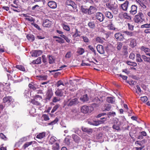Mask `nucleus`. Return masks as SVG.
<instances>
[{
  "mask_svg": "<svg viewBox=\"0 0 150 150\" xmlns=\"http://www.w3.org/2000/svg\"><path fill=\"white\" fill-rule=\"evenodd\" d=\"M145 20L144 14L142 12H139L136 15L134 18V21L135 23H141Z\"/></svg>",
  "mask_w": 150,
  "mask_h": 150,
  "instance_id": "nucleus-1",
  "label": "nucleus"
},
{
  "mask_svg": "<svg viewBox=\"0 0 150 150\" xmlns=\"http://www.w3.org/2000/svg\"><path fill=\"white\" fill-rule=\"evenodd\" d=\"M104 100L103 97H100L99 98L98 97H96L93 100V101L95 103L93 105V106L95 105L96 107H98L103 102Z\"/></svg>",
  "mask_w": 150,
  "mask_h": 150,
  "instance_id": "nucleus-2",
  "label": "nucleus"
},
{
  "mask_svg": "<svg viewBox=\"0 0 150 150\" xmlns=\"http://www.w3.org/2000/svg\"><path fill=\"white\" fill-rule=\"evenodd\" d=\"M79 103V101L77 98L68 100L66 103V104L68 106H72L77 104Z\"/></svg>",
  "mask_w": 150,
  "mask_h": 150,
  "instance_id": "nucleus-3",
  "label": "nucleus"
},
{
  "mask_svg": "<svg viewBox=\"0 0 150 150\" xmlns=\"http://www.w3.org/2000/svg\"><path fill=\"white\" fill-rule=\"evenodd\" d=\"M115 121L114 122V124L113 125L112 128L117 130L120 129V126L122 124V122L121 120L119 121L118 119H116L115 120Z\"/></svg>",
  "mask_w": 150,
  "mask_h": 150,
  "instance_id": "nucleus-4",
  "label": "nucleus"
},
{
  "mask_svg": "<svg viewBox=\"0 0 150 150\" xmlns=\"http://www.w3.org/2000/svg\"><path fill=\"white\" fill-rule=\"evenodd\" d=\"M106 22H108L109 23L106 24V26L108 29L110 30H115L116 29L113 24L112 20H108Z\"/></svg>",
  "mask_w": 150,
  "mask_h": 150,
  "instance_id": "nucleus-5",
  "label": "nucleus"
},
{
  "mask_svg": "<svg viewBox=\"0 0 150 150\" xmlns=\"http://www.w3.org/2000/svg\"><path fill=\"white\" fill-rule=\"evenodd\" d=\"M96 18L99 21L102 22L104 20L105 17L104 15L100 12H98L95 15Z\"/></svg>",
  "mask_w": 150,
  "mask_h": 150,
  "instance_id": "nucleus-6",
  "label": "nucleus"
},
{
  "mask_svg": "<svg viewBox=\"0 0 150 150\" xmlns=\"http://www.w3.org/2000/svg\"><path fill=\"white\" fill-rule=\"evenodd\" d=\"M114 36L115 38L118 41H123L125 39L124 35L120 32L115 33Z\"/></svg>",
  "mask_w": 150,
  "mask_h": 150,
  "instance_id": "nucleus-7",
  "label": "nucleus"
},
{
  "mask_svg": "<svg viewBox=\"0 0 150 150\" xmlns=\"http://www.w3.org/2000/svg\"><path fill=\"white\" fill-rule=\"evenodd\" d=\"M13 101V99L11 96H6L3 98V102L4 103H11Z\"/></svg>",
  "mask_w": 150,
  "mask_h": 150,
  "instance_id": "nucleus-8",
  "label": "nucleus"
},
{
  "mask_svg": "<svg viewBox=\"0 0 150 150\" xmlns=\"http://www.w3.org/2000/svg\"><path fill=\"white\" fill-rule=\"evenodd\" d=\"M32 57H37L40 55L42 53V51L41 50H34L31 52Z\"/></svg>",
  "mask_w": 150,
  "mask_h": 150,
  "instance_id": "nucleus-9",
  "label": "nucleus"
},
{
  "mask_svg": "<svg viewBox=\"0 0 150 150\" xmlns=\"http://www.w3.org/2000/svg\"><path fill=\"white\" fill-rule=\"evenodd\" d=\"M62 89L58 88L55 92V95L58 97H62L64 96V93L62 91V90H63L64 87H62Z\"/></svg>",
  "mask_w": 150,
  "mask_h": 150,
  "instance_id": "nucleus-10",
  "label": "nucleus"
},
{
  "mask_svg": "<svg viewBox=\"0 0 150 150\" xmlns=\"http://www.w3.org/2000/svg\"><path fill=\"white\" fill-rule=\"evenodd\" d=\"M53 93L51 90H48L47 92L46 95L45 99L46 101L49 100L53 96Z\"/></svg>",
  "mask_w": 150,
  "mask_h": 150,
  "instance_id": "nucleus-11",
  "label": "nucleus"
},
{
  "mask_svg": "<svg viewBox=\"0 0 150 150\" xmlns=\"http://www.w3.org/2000/svg\"><path fill=\"white\" fill-rule=\"evenodd\" d=\"M96 49L98 52L101 54L105 53V51L103 46L101 45H97Z\"/></svg>",
  "mask_w": 150,
  "mask_h": 150,
  "instance_id": "nucleus-12",
  "label": "nucleus"
},
{
  "mask_svg": "<svg viewBox=\"0 0 150 150\" xmlns=\"http://www.w3.org/2000/svg\"><path fill=\"white\" fill-rule=\"evenodd\" d=\"M129 4V2L126 1L124 3L121 4L120 7L123 11H126L127 10Z\"/></svg>",
  "mask_w": 150,
  "mask_h": 150,
  "instance_id": "nucleus-13",
  "label": "nucleus"
},
{
  "mask_svg": "<svg viewBox=\"0 0 150 150\" xmlns=\"http://www.w3.org/2000/svg\"><path fill=\"white\" fill-rule=\"evenodd\" d=\"M65 3L67 5L71 6L74 9H76V5L75 3L71 0H67Z\"/></svg>",
  "mask_w": 150,
  "mask_h": 150,
  "instance_id": "nucleus-14",
  "label": "nucleus"
},
{
  "mask_svg": "<svg viewBox=\"0 0 150 150\" xmlns=\"http://www.w3.org/2000/svg\"><path fill=\"white\" fill-rule=\"evenodd\" d=\"M52 24V22L49 20H45L43 23L42 25L45 27H50Z\"/></svg>",
  "mask_w": 150,
  "mask_h": 150,
  "instance_id": "nucleus-15",
  "label": "nucleus"
},
{
  "mask_svg": "<svg viewBox=\"0 0 150 150\" xmlns=\"http://www.w3.org/2000/svg\"><path fill=\"white\" fill-rule=\"evenodd\" d=\"M81 112L83 113H87L89 112V108L88 106L87 105L83 106L81 108Z\"/></svg>",
  "mask_w": 150,
  "mask_h": 150,
  "instance_id": "nucleus-16",
  "label": "nucleus"
},
{
  "mask_svg": "<svg viewBox=\"0 0 150 150\" xmlns=\"http://www.w3.org/2000/svg\"><path fill=\"white\" fill-rule=\"evenodd\" d=\"M48 5L50 8L53 9L56 8L57 6L56 3L53 1H49L48 3Z\"/></svg>",
  "mask_w": 150,
  "mask_h": 150,
  "instance_id": "nucleus-17",
  "label": "nucleus"
},
{
  "mask_svg": "<svg viewBox=\"0 0 150 150\" xmlns=\"http://www.w3.org/2000/svg\"><path fill=\"white\" fill-rule=\"evenodd\" d=\"M130 42V46L132 47H134L137 45V41L136 40L132 38H130L128 39Z\"/></svg>",
  "mask_w": 150,
  "mask_h": 150,
  "instance_id": "nucleus-18",
  "label": "nucleus"
},
{
  "mask_svg": "<svg viewBox=\"0 0 150 150\" xmlns=\"http://www.w3.org/2000/svg\"><path fill=\"white\" fill-rule=\"evenodd\" d=\"M137 7L135 5H132L131 7L130 12L132 14H135L137 12Z\"/></svg>",
  "mask_w": 150,
  "mask_h": 150,
  "instance_id": "nucleus-19",
  "label": "nucleus"
},
{
  "mask_svg": "<svg viewBox=\"0 0 150 150\" xmlns=\"http://www.w3.org/2000/svg\"><path fill=\"white\" fill-rule=\"evenodd\" d=\"M96 10V8L93 6H91L88 9V14L89 15L93 13Z\"/></svg>",
  "mask_w": 150,
  "mask_h": 150,
  "instance_id": "nucleus-20",
  "label": "nucleus"
},
{
  "mask_svg": "<svg viewBox=\"0 0 150 150\" xmlns=\"http://www.w3.org/2000/svg\"><path fill=\"white\" fill-rule=\"evenodd\" d=\"M72 137L73 140L76 143H78L80 142L81 138L77 135L76 134H73Z\"/></svg>",
  "mask_w": 150,
  "mask_h": 150,
  "instance_id": "nucleus-21",
  "label": "nucleus"
},
{
  "mask_svg": "<svg viewBox=\"0 0 150 150\" xmlns=\"http://www.w3.org/2000/svg\"><path fill=\"white\" fill-rule=\"evenodd\" d=\"M82 130L83 131L86 132L88 133V134H91L92 133L93 131L92 129L84 127H82Z\"/></svg>",
  "mask_w": 150,
  "mask_h": 150,
  "instance_id": "nucleus-22",
  "label": "nucleus"
},
{
  "mask_svg": "<svg viewBox=\"0 0 150 150\" xmlns=\"http://www.w3.org/2000/svg\"><path fill=\"white\" fill-rule=\"evenodd\" d=\"M106 118L105 117L101 118L100 120H99L96 122V126H98L100 124L103 123L106 120Z\"/></svg>",
  "mask_w": 150,
  "mask_h": 150,
  "instance_id": "nucleus-23",
  "label": "nucleus"
},
{
  "mask_svg": "<svg viewBox=\"0 0 150 150\" xmlns=\"http://www.w3.org/2000/svg\"><path fill=\"white\" fill-rule=\"evenodd\" d=\"M105 16L109 19H112L113 18V15L112 13L109 11H106L105 13Z\"/></svg>",
  "mask_w": 150,
  "mask_h": 150,
  "instance_id": "nucleus-24",
  "label": "nucleus"
},
{
  "mask_svg": "<svg viewBox=\"0 0 150 150\" xmlns=\"http://www.w3.org/2000/svg\"><path fill=\"white\" fill-rule=\"evenodd\" d=\"M106 101L108 103H113L115 102V98L113 97H108L106 98Z\"/></svg>",
  "mask_w": 150,
  "mask_h": 150,
  "instance_id": "nucleus-25",
  "label": "nucleus"
},
{
  "mask_svg": "<svg viewBox=\"0 0 150 150\" xmlns=\"http://www.w3.org/2000/svg\"><path fill=\"white\" fill-rule=\"evenodd\" d=\"M46 133L45 132H43L42 133H40L38 134L36 136V138L41 139L43 138L45 136Z\"/></svg>",
  "mask_w": 150,
  "mask_h": 150,
  "instance_id": "nucleus-26",
  "label": "nucleus"
},
{
  "mask_svg": "<svg viewBox=\"0 0 150 150\" xmlns=\"http://www.w3.org/2000/svg\"><path fill=\"white\" fill-rule=\"evenodd\" d=\"M85 50L84 49L81 47H78L77 49L76 53L79 55H81L84 52Z\"/></svg>",
  "mask_w": 150,
  "mask_h": 150,
  "instance_id": "nucleus-27",
  "label": "nucleus"
},
{
  "mask_svg": "<svg viewBox=\"0 0 150 150\" xmlns=\"http://www.w3.org/2000/svg\"><path fill=\"white\" fill-rule=\"evenodd\" d=\"M32 63L34 64H40L41 63V58L40 57H38L37 59L33 60Z\"/></svg>",
  "mask_w": 150,
  "mask_h": 150,
  "instance_id": "nucleus-28",
  "label": "nucleus"
},
{
  "mask_svg": "<svg viewBox=\"0 0 150 150\" xmlns=\"http://www.w3.org/2000/svg\"><path fill=\"white\" fill-rule=\"evenodd\" d=\"M54 38H58L59 39V40L57 39L56 40V41L60 43H62L64 42V40H63L62 38L61 37L57 36H54L53 37Z\"/></svg>",
  "mask_w": 150,
  "mask_h": 150,
  "instance_id": "nucleus-29",
  "label": "nucleus"
},
{
  "mask_svg": "<svg viewBox=\"0 0 150 150\" xmlns=\"http://www.w3.org/2000/svg\"><path fill=\"white\" fill-rule=\"evenodd\" d=\"M26 37L30 41H34L35 39L34 36L30 34H28Z\"/></svg>",
  "mask_w": 150,
  "mask_h": 150,
  "instance_id": "nucleus-30",
  "label": "nucleus"
},
{
  "mask_svg": "<svg viewBox=\"0 0 150 150\" xmlns=\"http://www.w3.org/2000/svg\"><path fill=\"white\" fill-rule=\"evenodd\" d=\"M80 100L83 102L87 101L88 100L87 95L86 94L82 96L80 98Z\"/></svg>",
  "mask_w": 150,
  "mask_h": 150,
  "instance_id": "nucleus-31",
  "label": "nucleus"
},
{
  "mask_svg": "<svg viewBox=\"0 0 150 150\" xmlns=\"http://www.w3.org/2000/svg\"><path fill=\"white\" fill-rule=\"evenodd\" d=\"M52 150H59V146L58 143H56L52 146Z\"/></svg>",
  "mask_w": 150,
  "mask_h": 150,
  "instance_id": "nucleus-32",
  "label": "nucleus"
},
{
  "mask_svg": "<svg viewBox=\"0 0 150 150\" xmlns=\"http://www.w3.org/2000/svg\"><path fill=\"white\" fill-rule=\"evenodd\" d=\"M71 114L75 116H77L80 113L79 110L78 109H74L71 111Z\"/></svg>",
  "mask_w": 150,
  "mask_h": 150,
  "instance_id": "nucleus-33",
  "label": "nucleus"
},
{
  "mask_svg": "<svg viewBox=\"0 0 150 150\" xmlns=\"http://www.w3.org/2000/svg\"><path fill=\"white\" fill-rule=\"evenodd\" d=\"M95 23V22H94V21H91L88 23V25L90 28L93 29L96 26Z\"/></svg>",
  "mask_w": 150,
  "mask_h": 150,
  "instance_id": "nucleus-34",
  "label": "nucleus"
},
{
  "mask_svg": "<svg viewBox=\"0 0 150 150\" xmlns=\"http://www.w3.org/2000/svg\"><path fill=\"white\" fill-rule=\"evenodd\" d=\"M136 60L138 62H142L143 61L142 59L141 58V55L139 54H137L136 56Z\"/></svg>",
  "mask_w": 150,
  "mask_h": 150,
  "instance_id": "nucleus-35",
  "label": "nucleus"
},
{
  "mask_svg": "<svg viewBox=\"0 0 150 150\" xmlns=\"http://www.w3.org/2000/svg\"><path fill=\"white\" fill-rule=\"evenodd\" d=\"M81 11L85 13H88V9L85 6H81Z\"/></svg>",
  "mask_w": 150,
  "mask_h": 150,
  "instance_id": "nucleus-36",
  "label": "nucleus"
},
{
  "mask_svg": "<svg viewBox=\"0 0 150 150\" xmlns=\"http://www.w3.org/2000/svg\"><path fill=\"white\" fill-rule=\"evenodd\" d=\"M104 110L103 111L105 110L109 111L111 108V105L108 104H105L104 106Z\"/></svg>",
  "mask_w": 150,
  "mask_h": 150,
  "instance_id": "nucleus-37",
  "label": "nucleus"
},
{
  "mask_svg": "<svg viewBox=\"0 0 150 150\" xmlns=\"http://www.w3.org/2000/svg\"><path fill=\"white\" fill-rule=\"evenodd\" d=\"M96 40L97 42L102 43L104 42V41L105 39L104 38H102L99 37H98L96 38Z\"/></svg>",
  "mask_w": 150,
  "mask_h": 150,
  "instance_id": "nucleus-38",
  "label": "nucleus"
},
{
  "mask_svg": "<svg viewBox=\"0 0 150 150\" xmlns=\"http://www.w3.org/2000/svg\"><path fill=\"white\" fill-rule=\"evenodd\" d=\"M142 57L144 62L150 63V57H148L144 55H142Z\"/></svg>",
  "mask_w": 150,
  "mask_h": 150,
  "instance_id": "nucleus-39",
  "label": "nucleus"
},
{
  "mask_svg": "<svg viewBox=\"0 0 150 150\" xmlns=\"http://www.w3.org/2000/svg\"><path fill=\"white\" fill-rule=\"evenodd\" d=\"M140 49L141 50L144 51L145 53H147V52H150V49L147 47H145L144 46L141 47Z\"/></svg>",
  "mask_w": 150,
  "mask_h": 150,
  "instance_id": "nucleus-40",
  "label": "nucleus"
},
{
  "mask_svg": "<svg viewBox=\"0 0 150 150\" xmlns=\"http://www.w3.org/2000/svg\"><path fill=\"white\" fill-rule=\"evenodd\" d=\"M56 140V138L54 136L52 137L49 140L50 143L52 144L55 142Z\"/></svg>",
  "mask_w": 150,
  "mask_h": 150,
  "instance_id": "nucleus-41",
  "label": "nucleus"
},
{
  "mask_svg": "<svg viewBox=\"0 0 150 150\" xmlns=\"http://www.w3.org/2000/svg\"><path fill=\"white\" fill-rule=\"evenodd\" d=\"M148 4V2L146 0H144L142 3H141L140 5L144 9H145L146 8V6Z\"/></svg>",
  "mask_w": 150,
  "mask_h": 150,
  "instance_id": "nucleus-42",
  "label": "nucleus"
},
{
  "mask_svg": "<svg viewBox=\"0 0 150 150\" xmlns=\"http://www.w3.org/2000/svg\"><path fill=\"white\" fill-rule=\"evenodd\" d=\"M80 32L77 29H76L74 34L73 35V36L74 38H76L78 36H80Z\"/></svg>",
  "mask_w": 150,
  "mask_h": 150,
  "instance_id": "nucleus-43",
  "label": "nucleus"
},
{
  "mask_svg": "<svg viewBox=\"0 0 150 150\" xmlns=\"http://www.w3.org/2000/svg\"><path fill=\"white\" fill-rule=\"evenodd\" d=\"M123 33L125 35L129 37L133 36V33L127 30L123 31Z\"/></svg>",
  "mask_w": 150,
  "mask_h": 150,
  "instance_id": "nucleus-44",
  "label": "nucleus"
},
{
  "mask_svg": "<svg viewBox=\"0 0 150 150\" xmlns=\"http://www.w3.org/2000/svg\"><path fill=\"white\" fill-rule=\"evenodd\" d=\"M56 86L57 87H59L61 85H62L63 87H64L65 86V85H64V84L63 82H62V81L61 80H59V81L57 82V83L56 84Z\"/></svg>",
  "mask_w": 150,
  "mask_h": 150,
  "instance_id": "nucleus-45",
  "label": "nucleus"
},
{
  "mask_svg": "<svg viewBox=\"0 0 150 150\" xmlns=\"http://www.w3.org/2000/svg\"><path fill=\"white\" fill-rule=\"evenodd\" d=\"M37 77L39 78V79L40 80H45L47 79V75H40L38 76Z\"/></svg>",
  "mask_w": 150,
  "mask_h": 150,
  "instance_id": "nucleus-46",
  "label": "nucleus"
},
{
  "mask_svg": "<svg viewBox=\"0 0 150 150\" xmlns=\"http://www.w3.org/2000/svg\"><path fill=\"white\" fill-rule=\"evenodd\" d=\"M33 142L31 141L29 142L25 143L23 145V147L24 149H25L27 147H28L29 146L31 145L33 143Z\"/></svg>",
  "mask_w": 150,
  "mask_h": 150,
  "instance_id": "nucleus-47",
  "label": "nucleus"
},
{
  "mask_svg": "<svg viewBox=\"0 0 150 150\" xmlns=\"http://www.w3.org/2000/svg\"><path fill=\"white\" fill-rule=\"evenodd\" d=\"M31 102L32 103L37 105H40V102H38L36 100L33 99L31 100Z\"/></svg>",
  "mask_w": 150,
  "mask_h": 150,
  "instance_id": "nucleus-48",
  "label": "nucleus"
},
{
  "mask_svg": "<svg viewBox=\"0 0 150 150\" xmlns=\"http://www.w3.org/2000/svg\"><path fill=\"white\" fill-rule=\"evenodd\" d=\"M5 70H6V71L8 72H9L11 74H12V76L13 77V78L15 79V80L16 79H17L18 77V76H16L15 74H14L13 73V71H8V70L6 68Z\"/></svg>",
  "mask_w": 150,
  "mask_h": 150,
  "instance_id": "nucleus-49",
  "label": "nucleus"
},
{
  "mask_svg": "<svg viewBox=\"0 0 150 150\" xmlns=\"http://www.w3.org/2000/svg\"><path fill=\"white\" fill-rule=\"evenodd\" d=\"M141 28H150V23L149 24L146 23L144 25H142L141 26Z\"/></svg>",
  "mask_w": 150,
  "mask_h": 150,
  "instance_id": "nucleus-50",
  "label": "nucleus"
},
{
  "mask_svg": "<svg viewBox=\"0 0 150 150\" xmlns=\"http://www.w3.org/2000/svg\"><path fill=\"white\" fill-rule=\"evenodd\" d=\"M127 82L131 86H133L136 83V82L135 81H134L133 80H131L130 81H128Z\"/></svg>",
  "mask_w": 150,
  "mask_h": 150,
  "instance_id": "nucleus-51",
  "label": "nucleus"
},
{
  "mask_svg": "<svg viewBox=\"0 0 150 150\" xmlns=\"http://www.w3.org/2000/svg\"><path fill=\"white\" fill-rule=\"evenodd\" d=\"M16 68L17 69L23 71H25V69L24 67L21 65H17L16 66Z\"/></svg>",
  "mask_w": 150,
  "mask_h": 150,
  "instance_id": "nucleus-52",
  "label": "nucleus"
},
{
  "mask_svg": "<svg viewBox=\"0 0 150 150\" xmlns=\"http://www.w3.org/2000/svg\"><path fill=\"white\" fill-rule=\"evenodd\" d=\"M72 131H74L75 133L78 134L80 132V130L77 127H75L73 129Z\"/></svg>",
  "mask_w": 150,
  "mask_h": 150,
  "instance_id": "nucleus-53",
  "label": "nucleus"
},
{
  "mask_svg": "<svg viewBox=\"0 0 150 150\" xmlns=\"http://www.w3.org/2000/svg\"><path fill=\"white\" fill-rule=\"evenodd\" d=\"M127 63L129 65H131L133 67H135L137 65V64L135 62H132L129 61H127Z\"/></svg>",
  "mask_w": 150,
  "mask_h": 150,
  "instance_id": "nucleus-54",
  "label": "nucleus"
},
{
  "mask_svg": "<svg viewBox=\"0 0 150 150\" xmlns=\"http://www.w3.org/2000/svg\"><path fill=\"white\" fill-rule=\"evenodd\" d=\"M61 100L60 98L59 97H54L52 99V102L54 103L57 102Z\"/></svg>",
  "mask_w": 150,
  "mask_h": 150,
  "instance_id": "nucleus-55",
  "label": "nucleus"
},
{
  "mask_svg": "<svg viewBox=\"0 0 150 150\" xmlns=\"http://www.w3.org/2000/svg\"><path fill=\"white\" fill-rule=\"evenodd\" d=\"M107 115H108V117H109L110 116H114L116 115V113L114 112H108L107 114Z\"/></svg>",
  "mask_w": 150,
  "mask_h": 150,
  "instance_id": "nucleus-56",
  "label": "nucleus"
},
{
  "mask_svg": "<svg viewBox=\"0 0 150 150\" xmlns=\"http://www.w3.org/2000/svg\"><path fill=\"white\" fill-rule=\"evenodd\" d=\"M49 63L50 64H52L54 62V59L51 56H49Z\"/></svg>",
  "mask_w": 150,
  "mask_h": 150,
  "instance_id": "nucleus-57",
  "label": "nucleus"
},
{
  "mask_svg": "<svg viewBox=\"0 0 150 150\" xmlns=\"http://www.w3.org/2000/svg\"><path fill=\"white\" fill-rule=\"evenodd\" d=\"M58 121V120L56 118L54 120L48 124V125H53L57 123Z\"/></svg>",
  "mask_w": 150,
  "mask_h": 150,
  "instance_id": "nucleus-58",
  "label": "nucleus"
},
{
  "mask_svg": "<svg viewBox=\"0 0 150 150\" xmlns=\"http://www.w3.org/2000/svg\"><path fill=\"white\" fill-rule=\"evenodd\" d=\"M42 117L45 121H47L50 119L49 116L46 114L43 115L42 116Z\"/></svg>",
  "mask_w": 150,
  "mask_h": 150,
  "instance_id": "nucleus-59",
  "label": "nucleus"
},
{
  "mask_svg": "<svg viewBox=\"0 0 150 150\" xmlns=\"http://www.w3.org/2000/svg\"><path fill=\"white\" fill-rule=\"evenodd\" d=\"M62 26L64 30L67 31H69L70 30V28L68 26L64 24Z\"/></svg>",
  "mask_w": 150,
  "mask_h": 150,
  "instance_id": "nucleus-60",
  "label": "nucleus"
},
{
  "mask_svg": "<svg viewBox=\"0 0 150 150\" xmlns=\"http://www.w3.org/2000/svg\"><path fill=\"white\" fill-rule=\"evenodd\" d=\"M128 29L129 30H133L134 26L129 23L127 24Z\"/></svg>",
  "mask_w": 150,
  "mask_h": 150,
  "instance_id": "nucleus-61",
  "label": "nucleus"
},
{
  "mask_svg": "<svg viewBox=\"0 0 150 150\" xmlns=\"http://www.w3.org/2000/svg\"><path fill=\"white\" fill-rule=\"evenodd\" d=\"M81 38L83 39V41L85 42H88L89 41V39L86 36H82Z\"/></svg>",
  "mask_w": 150,
  "mask_h": 150,
  "instance_id": "nucleus-62",
  "label": "nucleus"
},
{
  "mask_svg": "<svg viewBox=\"0 0 150 150\" xmlns=\"http://www.w3.org/2000/svg\"><path fill=\"white\" fill-rule=\"evenodd\" d=\"M59 105H55L52 109V110L51 111V112L52 113H53L55 111L57 110L58 109V108H59Z\"/></svg>",
  "mask_w": 150,
  "mask_h": 150,
  "instance_id": "nucleus-63",
  "label": "nucleus"
},
{
  "mask_svg": "<svg viewBox=\"0 0 150 150\" xmlns=\"http://www.w3.org/2000/svg\"><path fill=\"white\" fill-rule=\"evenodd\" d=\"M117 49L118 50H120L122 48V43L121 42H120L118 43L117 44Z\"/></svg>",
  "mask_w": 150,
  "mask_h": 150,
  "instance_id": "nucleus-64",
  "label": "nucleus"
}]
</instances>
